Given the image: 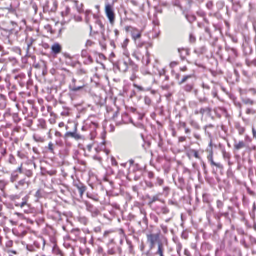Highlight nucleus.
Instances as JSON below:
<instances>
[{"label": "nucleus", "instance_id": "9", "mask_svg": "<svg viewBox=\"0 0 256 256\" xmlns=\"http://www.w3.org/2000/svg\"><path fill=\"white\" fill-rule=\"evenodd\" d=\"M144 54H146L144 52V50L142 52L140 48H136L132 54V56L137 60H140L144 58Z\"/></svg>", "mask_w": 256, "mask_h": 256}, {"label": "nucleus", "instance_id": "24", "mask_svg": "<svg viewBox=\"0 0 256 256\" xmlns=\"http://www.w3.org/2000/svg\"><path fill=\"white\" fill-rule=\"evenodd\" d=\"M162 87L164 90H168V88H169L170 86L168 84H162Z\"/></svg>", "mask_w": 256, "mask_h": 256}, {"label": "nucleus", "instance_id": "3", "mask_svg": "<svg viewBox=\"0 0 256 256\" xmlns=\"http://www.w3.org/2000/svg\"><path fill=\"white\" fill-rule=\"evenodd\" d=\"M124 30L126 32H130L131 33L132 39L135 43H136L137 40L142 38V30H139L132 26H126L125 27Z\"/></svg>", "mask_w": 256, "mask_h": 256}, {"label": "nucleus", "instance_id": "22", "mask_svg": "<svg viewBox=\"0 0 256 256\" xmlns=\"http://www.w3.org/2000/svg\"><path fill=\"white\" fill-rule=\"evenodd\" d=\"M134 86L140 91H144V88L141 86H138L136 84H134Z\"/></svg>", "mask_w": 256, "mask_h": 256}, {"label": "nucleus", "instance_id": "7", "mask_svg": "<svg viewBox=\"0 0 256 256\" xmlns=\"http://www.w3.org/2000/svg\"><path fill=\"white\" fill-rule=\"evenodd\" d=\"M51 54L54 57L56 58L58 54H60L62 50V46L58 43H54L51 46Z\"/></svg>", "mask_w": 256, "mask_h": 256}, {"label": "nucleus", "instance_id": "34", "mask_svg": "<svg viewBox=\"0 0 256 256\" xmlns=\"http://www.w3.org/2000/svg\"><path fill=\"white\" fill-rule=\"evenodd\" d=\"M178 52H180V49L178 50Z\"/></svg>", "mask_w": 256, "mask_h": 256}, {"label": "nucleus", "instance_id": "11", "mask_svg": "<svg viewBox=\"0 0 256 256\" xmlns=\"http://www.w3.org/2000/svg\"><path fill=\"white\" fill-rule=\"evenodd\" d=\"M246 65L248 67L256 68V58L253 60H246Z\"/></svg>", "mask_w": 256, "mask_h": 256}, {"label": "nucleus", "instance_id": "15", "mask_svg": "<svg viewBox=\"0 0 256 256\" xmlns=\"http://www.w3.org/2000/svg\"><path fill=\"white\" fill-rule=\"evenodd\" d=\"M180 64V62H179L178 61H174V62H172L170 63V68L172 69H174V68H175L177 66H178Z\"/></svg>", "mask_w": 256, "mask_h": 256}, {"label": "nucleus", "instance_id": "20", "mask_svg": "<svg viewBox=\"0 0 256 256\" xmlns=\"http://www.w3.org/2000/svg\"><path fill=\"white\" fill-rule=\"evenodd\" d=\"M190 42L194 43L196 41V38L192 34H190Z\"/></svg>", "mask_w": 256, "mask_h": 256}, {"label": "nucleus", "instance_id": "13", "mask_svg": "<svg viewBox=\"0 0 256 256\" xmlns=\"http://www.w3.org/2000/svg\"><path fill=\"white\" fill-rule=\"evenodd\" d=\"M194 88L193 84H188L184 86V90L187 92H191Z\"/></svg>", "mask_w": 256, "mask_h": 256}, {"label": "nucleus", "instance_id": "18", "mask_svg": "<svg viewBox=\"0 0 256 256\" xmlns=\"http://www.w3.org/2000/svg\"><path fill=\"white\" fill-rule=\"evenodd\" d=\"M137 96L136 92L135 90H133L130 92V98H132Z\"/></svg>", "mask_w": 256, "mask_h": 256}, {"label": "nucleus", "instance_id": "14", "mask_svg": "<svg viewBox=\"0 0 256 256\" xmlns=\"http://www.w3.org/2000/svg\"><path fill=\"white\" fill-rule=\"evenodd\" d=\"M160 80L159 82H160L161 81H168L169 80V77L164 74H160Z\"/></svg>", "mask_w": 256, "mask_h": 256}, {"label": "nucleus", "instance_id": "5", "mask_svg": "<svg viewBox=\"0 0 256 256\" xmlns=\"http://www.w3.org/2000/svg\"><path fill=\"white\" fill-rule=\"evenodd\" d=\"M240 108H244L247 110L246 112H255L256 109L254 108V107H256V102L251 100L250 99L248 98L243 100L242 104H238Z\"/></svg>", "mask_w": 256, "mask_h": 256}, {"label": "nucleus", "instance_id": "27", "mask_svg": "<svg viewBox=\"0 0 256 256\" xmlns=\"http://www.w3.org/2000/svg\"><path fill=\"white\" fill-rule=\"evenodd\" d=\"M5 8L7 9V10H10L12 9V4H8V6L7 7H6Z\"/></svg>", "mask_w": 256, "mask_h": 256}, {"label": "nucleus", "instance_id": "6", "mask_svg": "<svg viewBox=\"0 0 256 256\" xmlns=\"http://www.w3.org/2000/svg\"><path fill=\"white\" fill-rule=\"evenodd\" d=\"M172 73L174 76L175 78L178 81V84L179 85H182V84L186 82L189 79L195 78V74L194 72L193 74L184 76L183 78L180 80V74L174 72L173 70L172 71Z\"/></svg>", "mask_w": 256, "mask_h": 256}, {"label": "nucleus", "instance_id": "25", "mask_svg": "<svg viewBox=\"0 0 256 256\" xmlns=\"http://www.w3.org/2000/svg\"><path fill=\"white\" fill-rule=\"evenodd\" d=\"M114 33L115 36L118 38L120 35L119 30L117 29H116L114 30Z\"/></svg>", "mask_w": 256, "mask_h": 256}, {"label": "nucleus", "instance_id": "1", "mask_svg": "<svg viewBox=\"0 0 256 256\" xmlns=\"http://www.w3.org/2000/svg\"><path fill=\"white\" fill-rule=\"evenodd\" d=\"M93 16L95 20V29H96V30H95L92 26L90 25V35L92 36L94 34H98V32L100 31L102 32V36H104V32L105 30V26L103 24L102 20L100 19L99 16L96 14H94Z\"/></svg>", "mask_w": 256, "mask_h": 256}, {"label": "nucleus", "instance_id": "4", "mask_svg": "<svg viewBox=\"0 0 256 256\" xmlns=\"http://www.w3.org/2000/svg\"><path fill=\"white\" fill-rule=\"evenodd\" d=\"M72 82V86L70 87V90L71 91L74 92H76L84 90L88 86V85L84 79L78 81V82L80 84L78 86L76 84V79L73 78Z\"/></svg>", "mask_w": 256, "mask_h": 256}, {"label": "nucleus", "instance_id": "31", "mask_svg": "<svg viewBox=\"0 0 256 256\" xmlns=\"http://www.w3.org/2000/svg\"><path fill=\"white\" fill-rule=\"evenodd\" d=\"M64 56L66 58H70V56L69 54H66V53L64 54Z\"/></svg>", "mask_w": 256, "mask_h": 256}, {"label": "nucleus", "instance_id": "2", "mask_svg": "<svg viewBox=\"0 0 256 256\" xmlns=\"http://www.w3.org/2000/svg\"><path fill=\"white\" fill-rule=\"evenodd\" d=\"M104 12L108 18L110 23L114 25L116 20V14L114 12V6L110 4H106L105 5Z\"/></svg>", "mask_w": 256, "mask_h": 256}, {"label": "nucleus", "instance_id": "21", "mask_svg": "<svg viewBox=\"0 0 256 256\" xmlns=\"http://www.w3.org/2000/svg\"><path fill=\"white\" fill-rule=\"evenodd\" d=\"M180 72H186V71H188V68L186 66H184L180 67Z\"/></svg>", "mask_w": 256, "mask_h": 256}, {"label": "nucleus", "instance_id": "10", "mask_svg": "<svg viewBox=\"0 0 256 256\" xmlns=\"http://www.w3.org/2000/svg\"><path fill=\"white\" fill-rule=\"evenodd\" d=\"M136 48H140L142 50L143 48H144V52L148 54V44L146 42H139L136 43Z\"/></svg>", "mask_w": 256, "mask_h": 256}, {"label": "nucleus", "instance_id": "30", "mask_svg": "<svg viewBox=\"0 0 256 256\" xmlns=\"http://www.w3.org/2000/svg\"><path fill=\"white\" fill-rule=\"evenodd\" d=\"M4 51V48L2 46L0 45V52Z\"/></svg>", "mask_w": 256, "mask_h": 256}, {"label": "nucleus", "instance_id": "29", "mask_svg": "<svg viewBox=\"0 0 256 256\" xmlns=\"http://www.w3.org/2000/svg\"><path fill=\"white\" fill-rule=\"evenodd\" d=\"M128 42H129V40L128 39H126L124 40V44L126 46L128 45Z\"/></svg>", "mask_w": 256, "mask_h": 256}, {"label": "nucleus", "instance_id": "16", "mask_svg": "<svg viewBox=\"0 0 256 256\" xmlns=\"http://www.w3.org/2000/svg\"><path fill=\"white\" fill-rule=\"evenodd\" d=\"M34 41V40L32 38H30L28 40H26L28 50L30 49V48L32 45Z\"/></svg>", "mask_w": 256, "mask_h": 256}, {"label": "nucleus", "instance_id": "19", "mask_svg": "<svg viewBox=\"0 0 256 256\" xmlns=\"http://www.w3.org/2000/svg\"><path fill=\"white\" fill-rule=\"evenodd\" d=\"M94 44V42L91 40H88L86 42V46L87 47H90L92 46Z\"/></svg>", "mask_w": 256, "mask_h": 256}, {"label": "nucleus", "instance_id": "23", "mask_svg": "<svg viewBox=\"0 0 256 256\" xmlns=\"http://www.w3.org/2000/svg\"><path fill=\"white\" fill-rule=\"evenodd\" d=\"M244 146V142H240L236 146V148L238 149H240V148H243Z\"/></svg>", "mask_w": 256, "mask_h": 256}, {"label": "nucleus", "instance_id": "17", "mask_svg": "<svg viewBox=\"0 0 256 256\" xmlns=\"http://www.w3.org/2000/svg\"><path fill=\"white\" fill-rule=\"evenodd\" d=\"M144 102L145 104L148 106H150L152 102L151 99L148 96L144 98Z\"/></svg>", "mask_w": 256, "mask_h": 256}, {"label": "nucleus", "instance_id": "8", "mask_svg": "<svg viewBox=\"0 0 256 256\" xmlns=\"http://www.w3.org/2000/svg\"><path fill=\"white\" fill-rule=\"evenodd\" d=\"M82 58H85L86 60L84 63L86 64H90L94 63V60L92 57L88 55L86 51H82Z\"/></svg>", "mask_w": 256, "mask_h": 256}, {"label": "nucleus", "instance_id": "26", "mask_svg": "<svg viewBox=\"0 0 256 256\" xmlns=\"http://www.w3.org/2000/svg\"><path fill=\"white\" fill-rule=\"evenodd\" d=\"M249 91L252 94V95H256V89L250 88Z\"/></svg>", "mask_w": 256, "mask_h": 256}, {"label": "nucleus", "instance_id": "12", "mask_svg": "<svg viewBox=\"0 0 256 256\" xmlns=\"http://www.w3.org/2000/svg\"><path fill=\"white\" fill-rule=\"evenodd\" d=\"M44 28L48 31V32H50L52 34H56V31L52 30V26L49 24L45 26Z\"/></svg>", "mask_w": 256, "mask_h": 256}, {"label": "nucleus", "instance_id": "28", "mask_svg": "<svg viewBox=\"0 0 256 256\" xmlns=\"http://www.w3.org/2000/svg\"><path fill=\"white\" fill-rule=\"evenodd\" d=\"M210 111L211 110L209 108H208L206 110L202 109L200 112H210Z\"/></svg>", "mask_w": 256, "mask_h": 256}, {"label": "nucleus", "instance_id": "33", "mask_svg": "<svg viewBox=\"0 0 256 256\" xmlns=\"http://www.w3.org/2000/svg\"><path fill=\"white\" fill-rule=\"evenodd\" d=\"M66 11H67L68 12H69L70 11V9L68 8H66Z\"/></svg>", "mask_w": 256, "mask_h": 256}, {"label": "nucleus", "instance_id": "32", "mask_svg": "<svg viewBox=\"0 0 256 256\" xmlns=\"http://www.w3.org/2000/svg\"><path fill=\"white\" fill-rule=\"evenodd\" d=\"M220 110L223 112H226V110L224 109L220 108Z\"/></svg>", "mask_w": 256, "mask_h": 256}]
</instances>
